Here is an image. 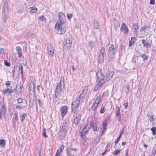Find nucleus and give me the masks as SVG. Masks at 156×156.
<instances>
[{
	"label": "nucleus",
	"instance_id": "26",
	"mask_svg": "<svg viewBox=\"0 0 156 156\" xmlns=\"http://www.w3.org/2000/svg\"><path fill=\"white\" fill-rule=\"evenodd\" d=\"M154 116V115L151 112L147 114V117L148 120H150V122L153 121L154 120L153 118Z\"/></svg>",
	"mask_w": 156,
	"mask_h": 156
},
{
	"label": "nucleus",
	"instance_id": "45",
	"mask_svg": "<svg viewBox=\"0 0 156 156\" xmlns=\"http://www.w3.org/2000/svg\"><path fill=\"white\" fill-rule=\"evenodd\" d=\"M38 19L40 20H41L42 21H45L46 20V19L42 15L39 17Z\"/></svg>",
	"mask_w": 156,
	"mask_h": 156
},
{
	"label": "nucleus",
	"instance_id": "28",
	"mask_svg": "<svg viewBox=\"0 0 156 156\" xmlns=\"http://www.w3.org/2000/svg\"><path fill=\"white\" fill-rule=\"evenodd\" d=\"M80 136L81 137V138L82 139L83 141L84 142L86 141V137L85 135V134H86V133H83L82 132H80Z\"/></svg>",
	"mask_w": 156,
	"mask_h": 156
},
{
	"label": "nucleus",
	"instance_id": "42",
	"mask_svg": "<svg viewBox=\"0 0 156 156\" xmlns=\"http://www.w3.org/2000/svg\"><path fill=\"white\" fill-rule=\"evenodd\" d=\"M25 107V106L24 105H17L16 107V108L17 109H21L23 108H24Z\"/></svg>",
	"mask_w": 156,
	"mask_h": 156
},
{
	"label": "nucleus",
	"instance_id": "1",
	"mask_svg": "<svg viewBox=\"0 0 156 156\" xmlns=\"http://www.w3.org/2000/svg\"><path fill=\"white\" fill-rule=\"evenodd\" d=\"M84 98L83 97L82 99L81 95L80 94L78 98H77L76 100L72 102L71 107V112L76 113L80 103V102H83Z\"/></svg>",
	"mask_w": 156,
	"mask_h": 156
},
{
	"label": "nucleus",
	"instance_id": "14",
	"mask_svg": "<svg viewBox=\"0 0 156 156\" xmlns=\"http://www.w3.org/2000/svg\"><path fill=\"white\" fill-rule=\"evenodd\" d=\"M101 69L99 68L96 72V75L97 78H104L105 76L103 75V73L102 72Z\"/></svg>",
	"mask_w": 156,
	"mask_h": 156
},
{
	"label": "nucleus",
	"instance_id": "8",
	"mask_svg": "<svg viewBox=\"0 0 156 156\" xmlns=\"http://www.w3.org/2000/svg\"><path fill=\"white\" fill-rule=\"evenodd\" d=\"M120 30L121 31H123L125 34H128L129 32V30L128 27L124 23H122L120 28Z\"/></svg>",
	"mask_w": 156,
	"mask_h": 156
},
{
	"label": "nucleus",
	"instance_id": "53",
	"mask_svg": "<svg viewBox=\"0 0 156 156\" xmlns=\"http://www.w3.org/2000/svg\"><path fill=\"white\" fill-rule=\"evenodd\" d=\"M20 69L21 70L20 73L22 76H23V69L22 66L21 65L20 67Z\"/></svg>",
	"mask_w": 156,
	"mask_h": 156
},
{
	"label": "nucleus",
	"instance_id": "27",
	"mask_svg": "<svg viewBox=\"0 0 156 156\" xmlns=\"http://www.w3.org/2000/svg\"><path fill=\"white\" fill-rule=\"evenodd\" d=\"M67 127V123L66 122H64L63 123L60 130L66 131Z\"/></svg>",
	"mask_w": 156,
	"mask_h": 156
},
{
	"label": "nucleus",
	"instance_id": "46",
	"mask_svg": "<svg viewBox=\"0 0 156 156\" xmlns=\"http://www.w3.org/2000/svg\"><path fill=\"white\" fill-rule=\"evenodd\" d=\"M4 63L5 65L7 66H10V64L6 60H4Z\"/></svg>",
	"mask_w": 156,
	"mask_h": 156
},
{
	"label": "nucleus",
	"instance_id": "40",
	"mask_svg": "<svg viewBox=\"0 0 156 156\" xmlns=\"http://www.w3.org/2000/svg\"><path fill=\"white\" fill-rule=\"evenodd\" d=\"M5 140L4 139H2L0 140V145L3 147L5 145Z\"/></svg>",
	"mask_w": 156,
	"mask_h": 156
},
{
	"label": "nucleus",
	"instance_id": "19",
	"mask_svg": "<svg viewBox=\"0 0 156 156\" xmlns=\"http://www.w3.org/2000/svg\"><path fill=\"white\" fill-rule=\"evenodd\" d=\"M16 49L19 55V57H21L22 55V48L20 46H17L16 47Z\"/></svg>",
	"mask_w": 156,
	"mask_h": 156
},
{
	"label": "nucleus",
	"instance_id": "9",
	"mask_svg": "<svg viewBox=\"0 0 156 156\" xmlns=\"http://www.w3.org/2000/svg\"><path fill=\"white\" fill-rule=\"evenodd\" d=\"M47 49L48 53L51 56H53L54 55V51L52 45L49 44L47 45Z\"/></svg>",
	"mask_w": 156,
	"mask_h": 156
},
{
	"label": "nucleus",
	"instance_id": "35",
	"mask_svg": "<svg viewBox=\"0 0 156 156\" xmlns=\"http://www.w3.org/2000/svg\"><path fill=\"white\" fill-rule=\"evenodd\" d=\"M37 10V9L35 7L34 8H32L30 10V12L31 13H34L36 12Z\"/></svg>",
	"mask_w": 156,
	"mask_h": 156
},
{
	"label": "nucleus",
	"instance_id": "31",
	"mask_svg": "<svg viewBox=\"0 0 156 156\" xmlns=\"http://www.w3.org/2000/svg\"><path fill=\"white\" fill-rule=\"evenodd\" d=\"M149 27V26H147L146 25L143 26L141 27L140 29V31H145Z\"/></svg>",
	"mask_w": 156,
	"mask_h": 156
},
{
	"label": "nucleus",
	"instance_id": "34",
	"mask_svg": "<svg viewBox=\"0 0 156 156\" xmlns=\"http://www.w3.org/2000/svg\"><path fill=\"white\" fill-rule=\"evenodd\" d=\"M108 122L104 121L102 123V129L103 130H105L106 129V126L107 125Z\"/></svg>",
	"mask_w": 156,
	"mask_h": 156
},
{
	"label": "nucleus",
	"instance_id": "50",
	"mask_svg": "<svg viewBox=\"0 0 156 156\" xmlns=\"http://www.w3.org/2000/svg\"><path fill=\"white\" fill-rule=\"evenodd\" d=\"M113 23L115 26H117L118 25V21L116 19H114L113 20Z\"/></svg>",
	"mask_w": 156,
	"mask_h": 156
},
{
	"label": "nucleus",
	"instance_id": "12",
	"mask_svg": "<svg viewBox=\"0 0 156 156\" xmlns=\"http://www.w3.org/2000/svg\"><path fill=\"white\" fill-rule=\"evenodd\" d=\"M114 74V72L113 71H108L105 76L104 79H105V80L108 81L112 76Z\"/></svg>",
	"mask_w": 156,
	"mask_h": 156
},
{
	"label": "nucleus",
	"instance_id": "57",
	"mask_svg": "<svg viewBox=\"0 0 156 156\" xmlns=\"http://www.w3.org/2000/svg\"><path fill=\"white\" fill-rule=\"evenodd\" d=\"M37 101H38V102L39 103V106L40 107H41L42 106V105H43V103L39 99H38Z\"/></svg>",
	"mask_w": 156,
	"mask_h": 156
},
{
	"label": "nucleus",
	"instance_id": "61",
	"mask_svg": "<svg viewBox=\"0 0 156 156\" xmlns=\"http://www.w3.org/2000/svg\"><path fill=\"white\" fill-rule=\"evenodd\" d=\"M23 65L24 66H26L27 64V61L26 60H24L23 61Z\"/></svg>",
	"mask_w": 156,
	"mask_h": 156
},
{
	"label": "nucleus",
	"instance_id": "33",
	"mask_svg": "<svg viewBox=\"0 0 156 156\" xmlns=\"http://www.w3.org/2000/svg\"><path fill=\"white\" fill-rule=\"evenodd\" d=\"M151 130L152 132V135H153L156 134V127H152L151 129Z\"/></svg>",
	"mask_w": 156,
	"mask_h": 156
},
{
	"label": "nucleus",
	"instance_id": "13",
	"mask_svg": "<svg viewBox=\"0 0 156 156\" xmlns=\"http://www.w3.org/2000/svg\"><path fill=\"white\" fill-rule=\"evenodd\" d=\"M81 118V115L80 114H79L77 115H76L74 121V123L77 126L78 125L80 121Z\"/></svg>",
	"mask_w": 156,
	"mask_h": 156
},
{
	"label": "nucleus",
	"instance_id": "60",
	"mask_svg": "<svg viewBox=\"0 0 156 156\" xmlns=\"http://www.w3.org/2000/svg\"><path fill=\"white\" fill-rule=\"evenodd\" d=\"M121 138V136H119V137H118L117 140L116 141H115V144L118 143L119 140Z\"/></svg>",
	"mask_w": 156,
	"mask_h": 156
},
{
	"label": "nucleus",
	"instance_id": "32",
	"mask_svg": "<svg viewBox=\"0 0 156 156\" xmlns=\"http://www.w3.org/2000/svg\"><path fill=\"white\" fill-rule=\"evenodd\" d=\"M93 25L95 28L96 29H98L99 28V23L97 22H94L93 23Z\"/></svg>",
	"mask_w": 156,
	"mask_h": 156
},
{
	"label": "nucleus",
	"instance_id": "47",
	"mask_svg": "<svg viewBox=\"0 0 156 156\" xmlns=\"http://www.w3.org/2000/svg\"><path fill=\"white\" fill-rule=\"evenodd\" d=\"M7 88L6 89H5L3 90V94H6L9 90V88L8 87V86H7Z\"/></svg>",
	"mask_w": 156,
	"mask_h": 156
},
{
	"label": "nucleus",
	"instance_id": "55",
	"mask_svg": "<svg viewBox=\"0 0 156 156\" xmlns=\"http://www.w3.org/2000/svg\"><path fill=\"white\" fill-rule=\"evenodd\" d=\"M100 87H99V86L97 84V85L94 87L93 90L94 91H96L98 90V89Z\"/></svg>",
	"mask_w": 156,
	"mask_h": 156
},
{
	"label": "nucleus",
	"instance_id": "37",
	"mask_svg": "<svg viewBox=\"0 0 156 156\" xmlns=\"http://www.w3.org/2000/svg\"><path fill=\"white\" fill-rule=\"evenodd\" d=\"M42 135H43V136L44 137H48V136L46 134L45 128H44L43 129Z\"/></svg>",
	"mask_w": 156,
	"mask_h": 156
},
{
	"label": "nucleus",
	"instance_id": "23",
	"mask_svg": "<svg viewBox=\"0 0 156 156\" xmlns=\"http://www.w3.org/2000/svg\"><path fill=\"white\" fill-rule=\"evenodd\" d=\"M133 27L134 29L133 32L134 34H137L139 29L138 24V23H135L133 24Z\"/></svg>",
	"mask_w": 156,
	"mask_h": 156
},
{
	"label": "nucleus",
	"instance_id": "63",
	"mask_svg": "<svg viewBox=\"0 0 156 156\" xmlns=\"http://www.w3.org/2000/svg\"><path fill=\"white\" fill-rule=\"evenodd\" d=\"M134 43L133 42H132L131 41H129V46L130 47L132 46L133 45Z\"/></svg>",
	"mask_w": 156,
	"mask_h": 156
},
{
	"label": "nucleus",
	"instance_id": "4",
	"mask_svg": "<svg viewBox=\"0 0 156 156\" xmlns=\"http://www.w3.org/2000/svg\"><path fill=\"white\" fill-rule=\"evenodd\" d=\"M8 12V2L5 1L3 6V10L2 12V16L4 18L3 20L4 22L5 21V19L7 16Z\"/></svg>",
	"mask_w": 156,
	"mask_h": 156
},
{
	"label": "nucleus",
	"instance_id": "30",
	"mask_svg": "<svg viewBox=\"0 0 156 156\" xmlns=\"http://www.w3.org/2000/svg\"><path fill=\"white\" fill-rule=\"evenodd\" d=\"M91 126H92V128L94 131H95L98 130L97 124L96 123H92Z\"/></svg>",
	"mask_w": 156,
	"mask_h": 156
},
{
	"label": "nucleus",
	"instance_id": "49",
	"mask_svg": "<svg viewBox=\"0 0 156 156\" xmlns=\"http://www.w3.org/2000/svg\"><path fill=\"white\" fill-rule=\"evenodd\" d=\"M105 111V108L104 107H102L101 109L100 110V113H103Z\"/></svg>",
	"mask_w": 156,
	"mask_h": 156
},
{
	"label": "nucleus",
	"instance_id": "24",
	"mask_svg": "<svg viewBox=\"0 0 156 156\" xmlns=\"http://www.w3.org/2000/svg\"><path fill=\"white\" fill-rule=\"evenodd\" d=\"M139 57H141L143 58V61L144 62L146 61L148 59V56L145 54L140 53L139 55Z\"/></svg>",
	"mask_w": 156,
	"mask_h": 156
},
{
	"label": "nucleus",
	"instance_id": "44",
	"mask_svg": "<svg viewBox=\"0 0 156 156\" xmlns=\"http://www.w3.org/2000/svg\"><path fill=\"white\" fill-rule=\"evenodd\" d=\"M27 116L26 114L25 113H23L21 116V121L23 122L25 119L26 116Z\"/></svg>",
	"mask_w": 156,
	"mask_h": 156
},
{
	"label": "nucleus",
	"instance_id": "21",
	"mask_svg": "<svg viewBox=\"0 0 156 156\" xmlns=\"http://www.w3.org/2000/svg\"><path fill=\"white\" fill-rule=\"evenodd\" d=\"M58 15L59 21H65V15L62 12H59L58 13Z\"/></svg>",
	"mask_w": 156,
	"mask_h": 156
},
{
	"label": "nucleus",
	"instance_id": "5",
	"mask_svg": "<svg viewBox=\"0 0 156 156\" xmlns=\"http://www.w3.org/2000/svg\"><path fill=\"white\" fill-rule=\"evenodd\" d=\"M105 50V48L102 47L100 51L98 57V62L100 63L101 64L104 62Z\"/></svg>",
	"mask_w": 156,
	"mask_h": 156
},
{
	"label": "nucleus",
	"instance_id": "15",
	"mask_svg": "<svg viewBox=\"0 0 156 156\" xmlns=\"http://www.w3.org/2000/svg\"><path fill=\"white\" fill-rule=\"evenodd\" d=\"M67 111V108L66 106H62L61 109V112L62 117H63L66 114Z\"/></svg>",
	"mask_w": 156,
	"mask_h": 156
},
{
	"label": "nucleus",
	"instance_id": "56",
	"mask_svg": "<svg viewBox=\"0 0 156 156\" xmlns=\"http://www.w3.org/2000/svg\"><path fill=\"white\" fill-rule=\"evenodd\" d=\"M72 16L73 15L71 13H68L67 15V17L69 20L72 17Z\"/></svg>",
	"mask_w": 156,
	"mask_h": 156
},
{
	"label": "nucleus",
	"instance_id": "62",
	"mask_svg": "<svg viewBox=\"0 0 156 156\" xmlns=\"http://www.w3.org/2000/svg\"><path fill=\"white\" fill-rule=\"evenodd\" d=\"M64 148V146L63 145H62L60 148V152H62Z\"/></svg>",
	"mask_w": 156,
	"mask_h": 156
},
{
	"label": "nucleus",
	"instance_id": "58",
	"mask_svg": "<svg viewBox=\"0 0 156 156\" xmlns=\"http://www.w3.org/2000/svg\"><path fill=\"white\" fill-rule=\"evenodd\" d=\"M126 87L127 90L126 91V94H127L129 91L130 90V86L128 85H127L126 86Z\"/></svg>",
	"mask_w": 156,
	"mask_h": 156
},
{
	"label": "nucleus",
	"instance_id": "10",
	"mask_svg": "<svg viewBox=\"0 0 156 156\" xmlns=\"http://www.w3.org/2000/svg\"><path fill=\"white\" fill-rule=\"evenodd\" d=\"M23 85L21 83H18L16 86V93L17 95H20Z\"/></svg>",
	"mask_w": 156,
	"mask_h": 156
},
{
	"label": "nucleus",
	"instance_id": "48",
	"mask_svg": "<svg viewBox=\"0 0 156 156\" xmlns=\"http://www.w3.org/2000/svg\"><path fill=\"white\" fill-rule=\"evenodd\" d=\"M94 43L93 42L91 41H90L88 43V46L90 47L92 49Z\"/></svg>",
	"mask_w": 156,
	"mask_h": 156
},
{
	"label": "nucleus",
	"instance_id": "51",
	"mask_svg": "<svg viewBox=\"0 0 156 156\" xmlns=\"http://www.w3.org/2000/svg\"><path fill=\"white\" fill-rule=\"evenodd\" d=\"M17 101L18 103H21L23 102V100L22 98H19L17 99Z\"/></svg>",
	"mask_w": 156,
	"mask_h": 156
},
{
	"label": "nucleus",
	"instance_id": "3",
	"mask_svg": "<svg viewBox=\"0 0 156 156\" xmlns=\"http://www.w3.org/2000/svg\"><path fill=\"white\" fill-rule=\"evenodd\" d=\"M115 53L114 51V48L113 44H110L108 50V57L109 58V61L113 60L115 57Z\"/></svg>",
	"mask_w": 156,
	"mask_h": 156
},
{
	"label": "nucleus",
	"instance_id": "41",
	"mask_svg": "<svg viewBox=\"0 0 156 156\" xmlns=\"http://www.w3.org/2000/svg\"><path fill=\"white\" fill-rule=\"evenodd\" d=\"M5 110H6V108L4 107V105L3 104V105H2V111L3 112V115H5Z\"/></svg>",
	"mask_w": 156,
	"mask_h": 156
},
{
	"label": "nucleus",
	"instance_id": "11",
	"mask_svg": "<svg viewBox=\"0 0 156 156\" xmlns=\"http://www.w3.org/2000/svg\"><path fill=\"white\" fill-rule=\"evenodd\" d=\"M29 91L30 94H33V95H34L33 101H34V100H35V99L34 98H36V97L34 92V83L30 85Z\"/></svg>",
	"mask_w": 156,
	"mask_h": 156
},
{
	"label": "nucleus",
	"instance_id": "17",
	"mask_svg": "<svg viewBox=\"0 0 156 156\" xmlns=\"http://www.w3.org/2000/svg\"><path fill=\"white\" fill-rule=\"evenodd\" d=\"M65 21H58V22L55 24V28L57 27V29H59L61 27H63V23Z\"/></svg>",
	"mask_w": 156,
	"mask_h": 156
},
{
	"label": "nucleus",
	"instance_id": "25",
	"mask_svg": "<svg viewBox=\"0 0 156 156\" xmlns=\"http://www.w3.org/2000/svg\"><path fill=\"white\" fill-rule=\"evenodd\" d=\"M58 30V34H62L65 33L66 30V28L65 27H61Z\"/></svg>",
	"mask_w": 156,
	"mask_h": 156
},
{
	"label": "nucleus",
	"instance_id": "64",
	"mask_svg": "<svg viewBox=\"0 0 156 156\" xmlns=\"http://www.w3.org/2000/svg\"><path fill=\"white\" fill-rule=\"evenodd\" d=\"M155 0H150V3L151 5H154L155 4Z\"/></svg>",
	"mask_w": 156,
	"mask_h": 156
},
{
	"label": "nucleus",
	"instance_id": "43",
	"mask_svg": "<svg viewBox=\"0 0 156 156\" xmlns=\"http://www.w3.org/2000/svg\"><path fill=\"white\" fill-rule=\"evenodd\" d=\"M67 156H73L74 154L72 153L69 150H68L67 151Z\"/></svg>",
	"mask_w": 156,
	"mask_h": 156
},
{
	"label": "nucleus",
	"instance_id": "7",
	"mask_svg": "<svg viewBox=\"0 0 156 156\" xmlns=\"http://www.w3.org/2000/svg\"><path fill=\"white\" fill-rule=\"evenodd\" d=\"M72 39L69 37L67 38L66 41V43L64 45V48L65 49H69L72 45Z\"/></svg>",
	"mask_w": 156,
	"mask_h": 156
},
{
	"label": "nucleus",
	"instance_id": "6",
	"mask_svg": "<svg viewBox=\"0 0 156 156\" xmlns=\"http://www.w3.org/2000/svg\"><path fill=\"white\" fill-rule=\"evenodd\" d=\"M92 125V122L90 121L89 122L85 125L84 127L82 129H81V128H80V131L84 133H87V131L89 130Z\"/></svg>",
	"mask_w": 156,
	"mask_h": 156
},
{
	"label": "nucleus",
	"instance_id": "38",
	"mask_svg": "<svg viewBox=\"0 0 156 156\" xmlns=\"http://www.w3.org/2000/svg\"><path fill=\"white\" fill-rule=\"evenodd\" d=\"M101 100L100 96H98L95 100V103H96L98 104Z\"/></svg>",
	"mask_w": 156,
	"mask_h": 156
},
{
	"label": "nucleus",
	"instance_id": "39",
	"mask_svg": "<svg viewBox=\"0 0 156 156\" xmlns=\"http://www.w3.org/2000/svg\"><path fill=\"white\" fill-rule=\"evenodd\" d=\"M121 151V150L118 149L117 150L115 151L114 152H112V153L115 155H117Z\"/></svg>",
	"mask_w": 156,
	"mask_h": 156
},
{
	"label": "nucleus",
	"instance_id": "2",
	"mask_svg": "<svg viewBox=\"0 0 156 156\" xmlns=\"http://www.w3.org/2000/svg\"><path fill=\"white\" fill-rule=\"evenodd\" d=\"M63 83L64 84V77H62L60 79V81L59 83H57L56 87L55 90V98H58L60 96V94L61 91V84Z\"/></svg>",
	"mask_w": 156,
	"mask_h": 156
},
{
	"label": "nucleus",
	"instance_id": "36",
	"mask_svg": "<svg viewBox=\"0 0 156 156\" xmlns=\"http://www.w3.org/2000/svg\"><path fill=\"white\" fill-rule=\"evenodd\" d=\"M20 70V67L18 66H14V69L13 71V72L14 73L15 70L19 71Z\"/></svg>",
	"mask_w": 156,
	"mask_h": 156
},
{
	"label": "nucleus",
	"instance_id": "59",
	"mask_svg": "<svg viewBox=\"0 0 156 156\" xmlns=\"http://www.w3.org/2000/svg\"><path fill=\"white\" fill-rule=\"evenodd\" d=\"M15 90V89H10L9 88V90L8 94H10L11 92L14 91Z\"/></svg>",
	"mask_w": 156,
	"mask_h": 156
},
{
	"label": "nucleus",
	"instance_id": "18",
	"mask_svg": "<svg viewBox=\"0 0 156 156\" xmlns=\"http://www.w3.org/2000/svg\"><path fill=\"white\" fill-rule=\"evenodd\" d=\"M98 79L99 80L97 84L99 87L102 86L105 82L107 81L105 80L106 79L104 78H98Z\"/></svg>",
	"mask_w": 156,
	"mask_h": 156
},
{
	"label": "nucleus",
	"instance_id": "20",
	"mask_svg": "<svg viewBox=\"0 0 156 156\" xmlns=\"http://www.w3.org/2000/svg\"><path fill=\"white\" fill-rule=\"evenodd\" d=\"M59 134L60 139H62L66 136V131L60 130L59 132Z\"/></svg>",
	"mask_w": 156,
	"mask_h": 156
},
{
	"label": "nucleus",
	"instance_id": "16",
	"mask_svg": "<svg viewBox=\"0 0 156 156\" xmlns=\"http://www.w3.org/2000/svg\"><path fill=\"white\" fill-rule=\"evenodd\" d=\"M88 89V86H86L82 91L81 93L80 94L82 99L83 97H84L85 95L87 93Z\"/></svg>",
	"mask_w": 156,
	"mask_h": 156
},
{
	"label": "nucleus",
	"instance_id": "54",
	"mask_svg": "<svg viewBox=\"0 0 156 156\" xmlns=\"http://www.w3.org/2000/svg\"><path fill=\"white\" fill-rule=\"evenodd\" d=\"M110 116H109V115L108 116L106 117L104 121H105V122H108L110 120Z\"/></svg>",
	"mask_w": 156,
	"mask_h": 156
},
{
	"label": "nucleus",
	"instance_id": "29",
	"mask_svg": "<svg viewBox=\"0 0 156 156\" xmlns=\"http://www.w3.org/2000/svg\"><path fill=\"white\" fill-rule=\"evenodd\" d=\"M115 115H118L120 114V108L118 106H116L115 110Z\"/></svg>",
	"mask_w": 156,
	"mask_h": 156
},
{
	"label": "nucleus",
	"instance_id": "22",
	"mask_svg": "<svg viewBox=\"0 0 156 156\" xmlns=\"http://www.w3.org/2000/svg\"><path fill=\"white\" fill-rule=\"evenodd\" d=\"M142 42L144 45L148 48H150L151 46V43L149 42H148L147 41H146L145 40L142 39Z\"/></svg>",
	"mask_w": 156,
	"mask_h": 156
},
{
	"label": "nucleus",
	"instance_id": "52",
	"mask_svg": "<svg viewBox=\"0 0 156 156\" xmlns=\"http://www.w3.org/2000/svg\"><path fill=\"white\" fill-rule=\"evenodd\" d=\"M115 117H117L118 118V120L119 122H121V115L120 114H119L118 115H115Z\"/></svg>",
	"mask_w": 156,
	"mask_h": 156
}]
</instances>
